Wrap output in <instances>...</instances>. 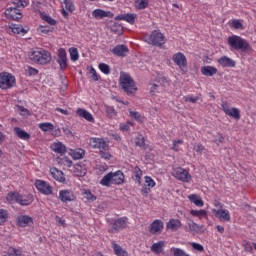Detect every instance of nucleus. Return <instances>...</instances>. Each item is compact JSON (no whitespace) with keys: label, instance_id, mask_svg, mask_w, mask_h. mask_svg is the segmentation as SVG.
Segmentation results:
<instances>
[{"label":"nucleus","instance_id":"f257e3e1","mask_svg":"<svg viewBox=\"0 0 256 256\" xmlns=\"http://www.w3.org/2000/svg\"><path fill=\"white\" fill-rule=\"evenodd\" d=\"M120 87H122L123 91L127 93V95H133L137 91V85L135 81L131 77V75L121 72L120 73Z\"/></svg>","mask_w":256,"mask_h":256},{"label":"nucleus","instance_id":"f03ea898","mask_svg":"<svg viewBox=\"0 0 256 256\" xmlns=\"http://www.w3.org/2000/svg\"><path fill=\"white\" fill-rule=\"evenodd\" d=\"M30 60L34 63H38V65H47V63H51V53L45 49H37L30 53Z\"/></svg>","mask_w":256,"mask_h":256},{"label":"nucleus","instance_id":"7ed1b4c3","mask_svg":"<svg viewBox=\"0 0 256 256\" xmlns=\"http://www.w3.org/2000/svg\"><path fill=\"white\" fill-rule=\"evenodd\" d=\"M228 45L236 51H249V42L241 36L233 35L228 37Z\"/></svg>","mask_w":256,"mask_h":256},{"label":"nucleus","instance_id":"20e7f679","mask_svg":"<svg viewBox=\"0 0 256 256\" xmlns=\"http://www.w3.org/2000/svg\"><path fill=\"white\" fill-rule=\"evenodd\" d=\"M14 6L6 9L5 13L12 19H21V9H25L29 5L28 1H18Z\"/></svg>","mask_w":256,"mask_h":256},{"label":"nucleus","instance_id":"39448f33","mask_svg":"<svg viewBox=\"0 0 256 256\" xmlns=\"http://www.w3.org/2000/svg\"><path fill=\"white\" fill-rule=\"evenodd\" d=\"M166 41L165 35H163V33H161L159 30L152 31L149 37L146 38V43L149 45H154L155 47H163Z\"/></svg>","mask_w":256,"mask_h":256},{"label":"nucleus","instance_id":"423d86ee","mask_svg":"<svg viewBox=\"0 0 256 256\" xmlns=\"http://www.w3.org/2000/svg\"><path fill=\"white\" fill-rule=\"evenodd\" d=\"M16 79L13 74L8 72L0 73V89L7 90L15 87Z\"/></svg>","mask_w":256,"mask_h":256},{"label":"nucleus","instance_id":"0eeeda50","mask_svg":"<svg viewBox=\"0 0 256 256\" xmlns=\"http://www.w3.org/2000/svg\"><path fill=\"white\" fill-rule=\"evenodd\" d=\"M129 225V218L120 217L118 219L113 220L110 223V233H117L119 231H123V229H127Z\"/></svg>","mask_w":256,"mask_h":256},{"label":"nucleus","instance_id":"6e6552de","mask_svg":"<svg viewBox=\"0 0 256 256\" xmlns=\"http://www.w3.org/2000/svg\"><path fill=\"white\" fill-rule=\"evenodd\" d=\"M172 175L173 177H175L179 181H182L183 183L191 182V174H189V171L185 170V168H175L172 172Z\"/></svg>","mask_w":256,"mask_h":256},{"label":"nucleus","instance_id":"1a4fd4ad","mask_svg":"<svg viewBox=\"0 0 256 256\" xmlns=\"http://www.w3.org/2000/svg\"><path fill=\"white\" fill-rule=\"evenodd\" d=\"M35 187L39 193L42 195H52L53 194V186L44 180H36Z\"/></svg>","mask_w":256,"mask_h":256},{"label":"nucleus","instance_id":"9d476101","mask_svg":"<svg viewBox=\"0 0 256 256\" xmlns=\"http://www.w3.org/2000/svg\"><path fill=\"white\" fill-rule=\"evenodd\" d=\"M88 145L92 149H99L100 151L101 149L104 151L109 149V144L103 138L92 137L88 140Z\"/></svg>","mask_w":256,"mask_h":256},{"label":"nucleus","instance_id":"9b49d317","mask_svg":"<svg viewBox=\"0 0 256 256\" xmlns=\"http://www.w3.org/2000/svg\"><path fill=\"white\" fill-rule=\"evenodd\" d=\"M212 213H214L216 219H219L223 223H229L231 221V213L227 209H212Z\"/></svg>","mask_w":256,"mask_h":256},{"label":"nucleus","instance_id":"f8f14e48","mask_svg":"<svg viewBox=\"0 0 256 256\" xmlns=\"http://www.w3.org/2000/svg\"><path fill=\"white\" fill-rule=\"evenodd\" d=\"M221 107L222 111H224L225 115H228V117H232L233 119H241V113L237 108L229 107L227 102H222Z\"/></svg>","mask_w":256,"mask_h":256},{"label":"nucleus","instance_id":"ddd939ff","mask_svg":"<svg viewBox=\"0 0 256 256\" xmlns=\"http://www.w3.org/2000/svg\"><path fill=\"white\" fill-rule=\"evenodd\" d=\"M173 61L175 64L178 65V67L181 69V71H186L187 69V57L181 52L176 53L173 55Z\"/></svg>","mask_w":256,"mask_h":256},{"label":"nucleus","instance_id":"4468645a","mask_svg":"<svg viewBox=\"0 0 256 256\" xmlns=\"http://www.w3.org/2000/svg\"><path fill=\"white\" fill-rule=\"evenodd\" d=\"M59 199L62 203H69L75 201V193L69 189L59 191Z\"/></svg>","mask_w":256,"mask_h":256},{"label":"nucleus","instance_id":"2eb2a0df","mask_svg":"<svg viewBox=\"0 0 256 256\" xmlns=\"http://www.w3.org/2000/svg\"><path fill=\"white\" fill-rule=\"evenodd\" d=\"M57 63L59 64L61 71H65V69H67V51L63 48L58 50Z\"/></svg>","mask_w":256,"mask_h":256},{"label":"nucleus","instance_id":"dca6fc26","mask_svg":"<svg viewBox=\"0 0 256 256\" xmlns=\"http://www.w3.org/2000/svg\"><path fill=\"white\" fill-rule=\"evenodd\" d=\"M136 19L137 14L133 13L120 14L115 17V21H126V23H129L130 25H135Z\"/></svg>","mask_w":256,"mask_h":256},{"label":"nucleus","instance_id":"f3484780","mask_svg":"<svg viewBox=\"0 0 256 256\" xmlns=\"http://www.w3.org/2000/svg\"><path fill=\"white\" fill-rule=\"evenodd\" d=\"M163 227H164L163 221L154 220L149 227V231L150 233H152V235H159V233L163 231Z\"/></svg>","mask_w":256,"mask_h":256},{"label":"nucleus","instance_id":"a211bd4d","mask_svg":"<svg viewBox=\"0 0 256 256\" xmlns=\"http://www.w3.org/2000/svg\"><path fill=\"white\" fill-rule=\"evenodd\" d=\"M144 179H145V185L142 187L141 193L142 195H147L149 194V191H151V189L155 187L156 183H155V180H153V178L149 176H145Z\"/></svg>","mask_w":256,"mask_h":256},{"label":"nucleus","instance_id":"6ab92c4d","mask_svg":"<svg viewBox=\"0 0 256 256\" xmlns=\"http://www.w3.org/2000/svg\"><path fill=\"white\" fill-rule=\"evenodd\" d=\"M76 115H78V117H81L82 119H85L89 123H95V118L93 117V114L83 108H78L76 110Z\"/></svg>","mask_w":256,"mask_h":256},{"label":"nucleus","instance_id":"aec40b11","mask_svg":"<svg viewBox=\"0 0 256 256\" xmlns=\"http://www.w3.org/2000/svg\"><path fill=\"white\" fill-rule=\"evenodd\" d=\"M92 17H95L96 19H105V17H108L112 19L114 17V14L111 11H105L102 9H95L92 12Z\"/></svg>","mask_w":256,"mask_h":256},{"label":"nucleus","instance_id":"412c9836","mask_svg":"<svg viewBox=\"0 0 256 256\" xmlns=\"http://www.w3.org/2000/svg\"><path fill=\"white\" fill-rule=\"evenodd\" d=\"M29 225H33V218L31 216L21 215L17 217L18 227H29Z\"/></svg>","mask_w":256,"mask_h":256},{"label":"nucleus","instance_id":"4be33fe9","mask_svg":"<svg viewBox=\"0 0 256 256\" xmlns=\"http://www.w3.org/2000/svg\"><path fill=\"white\" fill-rule=\"evenodd\" d=\"M33 203V195L31 194H18V204L22 206L31 205Z\"/></svg>","mask_w":256,"mask_h":256},{"label":"nucleus","instance_id":"5701e85b","mask_svg":"<svg viewBox=\"0 0 256 256\" xmlns=\"http://www.w3.org/2000/svg\"><path fill=\"white\" fill-rule=\"evenodd\" d=\"M112 53L117 57H125L129 53V48L125 45H117L112 49Z\"/></svg>","mask_w":256,"mask_h":256},{"label":"nucleus","instance_id":"b1692460","mask_svg":"<svg viewBox=\"0 0 256 256\" xmlns=\"http://www.w3.org/2000/svg\"><path fill=\"white\" fill-rule=\"evenodd\" d=\"M125 181V175L120 170L112 172V183L113 185H122Z\"/></svg>","mask_w":256,"mask_h":256},{"label":"nucleus","instance_id":"393cba45","mask_svg":"<svg viewBox=\"0 0 256 256\" xmlns=\"http://www.w3.org/2000/svg\"><path fill=\"white\" fill-rule=\"evenodd\" d=\"M163 249H165V241H158L150 247V251L155 255H161V253H163Z\"/></svg>","mask_w":256,"mask_h":256},{"label":"nucleus","instance_id":"a878e982","mask_svg":"<svg viewBox=\"0 0 256 256\" xmlns=\"http://www.w3.org/2000/svg\"><path fill=\"white\" fill-rule=\"evenodd\" d=\"M51 149L54 151V153H58L59 155H64V153H67V147L62 142L53 143Z\"/></svg>","mask_w":256,"mask_h":256},{"label":"nucleus","instance_id":"bb28decb","mask_svg":"<svg viewBox=\"0 0 256 256\" xmlns=\"http://www.w3.org/2000/svg\"><path fill=\"white\" fill-rule=\"evenodd\" d=\"M181 221L179 219H170L166 225L169 231H179L181 229Z\"/></svg>","mask_w":256,"mask_h":256},{"label":"nucleus","instance_id":"cd10ccee","mask_svg":"<svg viewBox=\"0 0 256 256\" xmlns=\"http://www.w3.org/2000/svg\"><path fill=\"white\" fill-rule=\"evenodd\" d=\"M188 199L190 203H193L196 207H203V205H205L203 199L198 194H190L188 195Z\"/></svg>","mask_w":256,"mask_h":256},{"label":"nucleus","instance_id":"c85d7f7f","mask_svg":"<svg viewBox=\"0 0 256 256\" xmlns=\"http://www.w3.org/2000/svg\"><path fill=\"white\" fill-rule=\"evenodd\" d=\"M50 173L53 177V179H55L56 181H59V183H64L65 181V174H63L62 171L56 169V168H52L50 170Z\"/></svg>","mask_w":256,"mask_h":256},{"label":"nucleus","instance_id":"c756f323","mask_svg":"<svg viewBox=\"0 0 256 256\" xmlns=\"http://www.w3.org/2000/svg\"><path fill=\"white\" fill-rule=\"evenodd\" d=\"M218 63L219 65H221V67H235L234 60L227 56H222L221 58H219Z\"/></svg>","mask_w":256,"mask_h":256},{"label":"nucleus","instance_id":"7c9ffc66","mask_svg":"<svg viewBox=\"0 0 256 256\" xmlns=\"http://www.w3.org/2000/svg\"><path fill=\"white\" fill-rule=\"evenodd\" d=\"M9 29L14 33V35H25L27 33V30H25L20 24H11Z\"/></svg>","mask_w":256,"mask_h":256},{"label":"nucleus","instance_id":"2f4dec72","mask_svg":"<svg viewBox=\"0 0 256 256\" xmlns=\"http://www.w3.org/2000/svg\"><path fill=\"white\" fill-rule=\"evenodd\" d=\"M100 185L103 187H111L113 185V172L106 174L100 181Z\"/></svg>","mask_w":256,"mask_h":256},{"label":"nucleus","instance_id":"473e14b6","mask_svg":"<svg viewBox=\"0 0 256 256\" xmlns=\"http://www.w3.org/2000/svg\"><path fill=\"white\" fill-rule=\"evenodd\" d=\"M202 75H205L206 77H213V75H216L217 68L213 66H203L201 68Z\"/></svg>","mask_w":256,"mask_h":256},{"label":"nucleus","instance_id":"72a5a7b5","mask_svg":"<svg viewBox=\"0 0 256 256\" xmlns=\"http://www.w3.org/2000/svg\"><path fill=\"white\" fill-rule=\"evenodd\" d=\"M14 132L17 135V137H19V139H22L23 141H27V139H31V135H29V133H27L25 130L19 127H15Z\"/></svg>","mask_w":256,"mask_h":256},{"label":"nucleus","instance_id":"f704fd0d","mask_svg":"<svg viewBox=\"0 0 256 256\" xmlns=\"http://www.w3.org/2000/svg\"><path fill=\"white\" fill-rule=\"evenodd\" d=\"M69 155L75 160L83 159L85 157V150L81 148L70 150Z\"/></svg>","mask_w":256,"mask_h":256},{"label":"nucleus","instance_id":"c9c22d12","mask_svg":"<svg viewBox=\"0 0 256 256\" xmlns=\"http://www.w3.org/2000/svg\"><path fill=\"white\" fill-rule=\"evenodd\" d=\"M73 173H75L77 177H85L87 169L83 168L80 164H75L73 167Z\"/></svg>","mask_w":256,"mask_h":256},{"label":"nucleus","instance_id":"e433bc0d","mask_svg":"<svg viewBox=\"0 0 256 256\" xmlns=\"http://www.w3.org/2000/svg\"><path fill=\"white\" fill-rule=\"evenodd\" d=\"M112 248L114 250L115 255L117 256H129L126 250L122 249L119 244L112 243Z\"/></svg>","mask_w":256,"mask_h":256},{"label":"nucleus","instance_id":"4c0bfd02","mask_svg":"<svg viewBox=\"0 0 256 256\" xmlns=\"http://www.w3.org/2000/svg\"><path fill=\"white\" fill-rule=\"evenodd\" d=\"M38 127H39V129H41V131H44V133H47L49 131H53V129H55V126L51 122L40 123L38 125Z\"/></svg>","mask_w":256,"mask_h":256},{"label":"nucleus","instance_id":"58836bf2","mask_svg":"<svg viewBox=\"0 0 256 256\" xmlns=\"http://www.w3.org/2000/svg\"><path fill=\"white\" fill-rule=\"evenodd\" d=\"M8 256H23V249L10 247L7 252Z\"/></svg>","mask_w":256,"mask_h":256},{"label":"nucleus","instance_id":"ea45409f","mask_svg":"<svg viewBox=\"0 0 256 256\" xmlns=\"http://www.w3.org/2000/svg\"><path fill=\"white\" fill-rule=\"evenodd\" d=\"M6 199H7V201H9V203H18V201H19V192H10V193H8Z\"/></svg>","mask_w":256,"mask_h":256},{"label":"nucleus","instance_id":"a19ab883","mask_svg":"<svg viewBox=\"0 0 256 256\" xmlns=\"http://www.w3.org/2000/svg\"><path fill=\"white\" fill-rule=\"evenodd\" d=\"M188 227L190 231L193 233H199L201 229H203V226H200L199 224L195 223L194 221L188 222Z\"/></svg>","mask_w":256,"mask_h":256},{"label":"nucleus","instance_id":"79ce46f5","mask_svg":"<svg viewBox=\"0 0 256 256\" xmlns=\"http://www.w3.org/2000/svg\"><path fill=\"white\" fill-rule=\"evenodd\" d=\"M69 53L71 61L75 62L79 60V50H77V48H69Z\"/></svg>","mask_w":256,"mask_h":256},{"label":"nucleus","instance_id":"37998d69","mask_svg":"<svg viewBox=\"0 0 256 256\" xmlns=\"http://www.w3.org/2000/svg\"><path fill=\"white\" fill-rule=\"evenodd\" d=\"M190 215L193 217H198L199 219H203L207 215V211L205 210H191Z\"/></svg>","mask_w":256,"mask_h":256},{"label":"nucleus","instance_id":"c03bdc74","mask_svg":"<svg viewBox=\"0 0 256 256\" xmlns=\"http://www.w3.org/2000/svg\"><path fill=\"white\" fill-rule=\"evenodd\" d=\"M143 175V172L139 168H135L134 174H133V179L138 185H141V176Z\"/></svg>","mask_w":256,"mask_h":256},{"label":"nucleus","instance_id":"a18cd8bd","mask_svg":"<svg viewBox=\"0 0 256 256\" xmlns=\"http://www.w3.org/2000/svg\"><path fill=\"white\" fill-rule=\"evenodd\" d=\"M129 113L130 117H132V119H135V121H137L138 123H143V121H145V118H143L139 112L130 111Z\"/></svg>","mask_w":256,"mask_h":256},{"label":"nucleus","instance_id":"49530a36","mask_svg":"<svg viewBox=\"0 0 256 256\" xmlns=\"http://www.w3.org/2000/svg\"><path fill=\"white\" fill-rule=\"evenodd\" d=\"M98 68L104 75H109V73H111V67L106 63H100Z\"/></svg>","mask_w":256,"mask_h":256},{"label":"nucleus","instance_id":"de8ad7c7","mask_svg":"<svg viewBox=\"0 0 256 256\" xmlns=\"http://www.w3.org/2000/svg\"><path fill=\"white\" fill-rule=\"evenodd\" d=\"M84 199H87V201H90V203H93L97 199L93 193L90 192V190H84L83 191Z\"/></svg>","mask_w":256,"mask_h":256},{"label":"nucleus","instance_id":"09e8293b","mask_svg":"<svg viewBox=\"0 0 256 256\" xmlns=\"http://www.w3.org/2000/svg\"><path fill=\"white\" fill-rule=\"evenodd\" d=\"M231 27H232V29H244L243 21L234 19L231 21Z\"/></svg>","mask_w":256,"mask_h":256},{"label":"nucleus","instance_id":"8fccbe9b","mask_svg":"<svg viewBox=\"0 0 256 256\" xmlns=\"http://www.w3.org/2000/svg\"><path fill=\"white\" fill-rule=\"evenodd\" d=\"M149 2L147 1H135L134 6L136 9H147Z\"/></svg>","mask_w":256,"mask_h":256},{"label":"nucleus","instance_id":"3c124183","mask_svg":"<svg viewBox=\"0 0 256 256\" xmlns=\"http://www.w3.org/2000/svg\"><path fill=\"white\" fill-rule=\"evenodd\" d=\"M41 17H42L43 21H46V23H48L49 25L57 24V21H55V19H52L51 16H49L47 14H41Z\"/></svg>","mask_w":256,"mask_h":256},{"label":"nucleus","instance_id":"603ef678","mask_svg":"<svg viewBox=\"0 0 256 256\" xmlns=\"http://www.w3.org/2000/svg\"><path fill=\"white\" fill-rule=\"evenodd\" d=\"M63 7L66 9V11H69L70 13H73V11H75V5H73V2L71 1H65Z\"/></svg>","mask_w":256,"mask_h":256},{"label":"nucleus","instance_id":"864d4df0","mask_svg":"<svg viewBox=\"0 0 256 256\" xmlns=\"http://www.w3.org/2000/svg\"><path fill=\"white\" fill-rule=\"evenodd\" d=\"M133 127V122L127 121L126 123L120 124V131H129Z\"/></svg>","mask_w":256,"mask_h":256},{"label":"nucleus","instance_id":"5fc2aeb1","mask_svg":"<svg viewBox=\"0 0 256 256\" xmlns=\"http://www.w3.org/2000/svg\"><path fill=\"white\" fill-rule=\"evenodd\" d=\"M61 164L64 165V167H73V161L66 156L61 158Z\"/></svg>","mask_w":256,"mask_h":256},{"label":"nucleus","instance_id":"6e6d98bb","mask_svg":"<svg viewBox=\"0 0 256 256\" xmlns=\"http://www.w3.org/2000/svg\"><path fill=\"white\" fill-rule=\"evenodd\" d=\"M7 212L6 210L0 209V225H3V223H5V221H7Z\"/></svg>","mask_w":256,"mask_h":256},{"label":"nucleus","instance_id":"4d7b16f0","mask_svg":"<svg viewBox=\"0 0 256 256\" xmlns=\"http://www.w3.org/2000/svg\"><path fill=\"white\" fill-rule=\"evenodd\" d=\"M193 149L194 151H196V153H203V151H205V146H203L202 144L196 143L193 145Z\"/></svg>","mask_w":256,"mask_h":256},{"label":"nucleus","instance_id":"13d9d810","mask_svg":"<svg viewBox=\"0 0 256 256\" xmlns=\"http://www.w3.org/2000/svg\"><path fill=\"white\" fill-rule=\"evenodd\" d=\"M179 145H183V140H174L172 150L179 151Z\"/></svg>","mask_w":256,"mask_h":256},{"label":"nucleus","instance_id":"bf43d9fd","mask_svg":"<svg viewBox=\"0 0 256 256\" xmlns=\"http://www.w3.org/2000/svg\"><path fill=\"white\" fill-rule=\"evenodd\" d=\"M150 93L151 95H155V93H159V85L157 84H150Z\"/></svg>","mask_w":256,"mask_h":256},{"label":"nucleus","instance_id":"052dcab7","mask_svg":"<svg viewBox=\"0 0 256 256\" xmlns=\"http://www.w3.org/2000/svg\"><path fill=\"white\" fill-rule=\"evenodd\" d=\"M106 113L110 117H115V115H117V113L115 112V108H113V107H107L106 108Z\"/></svg>","mask_w":256,"mask_h":256},{"label":"nucleus","instance_id":"680f3d73","mask_svg":"<svg viewBox=\"0 0 256 256\" xmlns=\"http://www.w3.org/2000/svg\"><path fill=\"white\" fill-rule=\"evenodd\" d=\"M191 247L195 250V251H203V245L199 244V243H195L193 242L191 244Z\"/></svg>","mask_w":256,"mask_h":256},{"label":"nucleus","instance_id":"e2e57ef3","mask_svg":"<svg viewBox=\"0 0 256 256\" xmlns=\"http://www.w3.org/2000/svg\"><path fill=\"white\" fill-rule=\"evenodd\" d=\"M90 75H92L93 81H99V77L97 76V71H95V68L90 69Z\"/></svg>","mask_w":256,"mask_h":256},{"label":"nucleus","instance_id":"0e129e2a","mask_svg":"<svg viewBox=\"0 0 256 256\" xmlns=\"http://www.w3.org/2000/svg\"><path fill=\"white\" fill-rule=\"evenodd\" d=\"M185 101L189 103H197V101H199V97L187 96L185 97Z\"/></svg>","mask_w":256,"mask_h":256},{"label":"nucleus","instance_id":"69168bd1","mask_svg":"<svg viewBox=\"0 0 256 256\" xmlns=\"http://www.w3.org/2000/svg\"><path fill=\"white\" fill-rule=\"evenodd\" d=\"M100 157H102V159H111V154L109 152L100 151Z\"/></svg>","mask_w":256,"mask_h":256},{"label":"nucleus","instance_id":"338daca9","mask_svg":"<svg viewBox=\"0 0 256 256\" xmlns=\"http://www.w3.org/2000/svg\"><path fill=\"white\" fill-rule=\"evenodd\" d=\"M137 147H143L145 145V140L143 139V136H140L138 138V141L135 142Z\"/></svg>","mask_w":256,"mask_h":256},{"label":"nucleus","instance_id":"774afa93","mask_svg":"<svg viewBox=\"0 0 256 256\" xmlns=\"http://www.w3.org/2000/svg\"><path fill=\"white\" fill-rule=\"evenodd\" d=\"M224 141H225V137H223L221 134H219L217 139L214 140V143L219 145L220 143H223Z\"/></svg>","mask_w":256,"mask_h":256}]
</instances>
